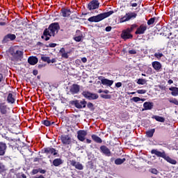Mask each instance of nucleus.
<instances>
[{
  "label": "nucleus",
  "mask_w": 178,
  "mask_h": 178,
  "mask_svg": "<svg viewBox=\"0 0 178 178\" xmlns=\"http://www.w3.org/2000/svg\"><path fill=\"white\" fill-rule=\"evenodd\" d=\"M59 24L54 23L49 25L48 29H46L44 31L43 35H44L45 41H48L49 40V37H55L56 34H58V31H59Z\"/></svg>",
  "instance_id": "f257e3e1"
},
{
  "label": "nucleus",
  "mask_w": 178,
  "mask_h": 178,
  "mask_svg": "<svg viewBox=\"0 0 178 178\" xmlns=\"http://www.w3.org/2000/svg\"><path fill=\"white\" fill-rule=\"evenodd\" d=\"M113 13L114 12L113 10L108 11L107 13H101L96 16H92L89 17L88 19V21L90 22L98 23L99 22L104 20V19H106V17H109V16H111V15H113Z\"/></svg>",
  "instance_id": "f03ea898"
},
{
  "label": "nucleus",
  "mask_w": 178,
  "mask_h": 178,
  "mask_svg": "<svg viewBox=\"0 0 178 178\" xmlns=\"http://www.w3.org/2000/svg\"><path fill=\"white\" fill-rule=\"evenodd\" d=\"M137 17V14L135 13H128L124 17L120 18V23H124V22H129L131 19H136Z\"/></svg>",
  "instance_id": "7ed1b4c3"
},
{
  "label": "nucleus",
  "mask_w": 178,
  "mask_h": 178,
  "mask_svg": "<svg viewBox=\"0 0 178 178\" xmlns=\"http://www.w3.org/2000/svg\"><path fill=\"white\" fill-rule=\"evenodd\" d=\"M72 104L74 105L78 109H82V108H86L87 102L86 100H74L72 102Z\"/></svg>",
  "instance_id": "20e7f679"
},
{
  "label": "nucleus",
  "mask_w": 178,
  "mask_h": 178,
  "mask_svg": "<svg viewBox=\"0 0 178 178\" xmlns=\"http://www.w3.org/2000/svg\"><path fill=\"white\" fill-rule=\"evenodd\" d=\"M82 95H83V97L85 98H87L88 99H98V95L95 94V93H91L90 92L88 91H83L82 92Z\"/></svg>",
  "instance_id": "39448f33"
},
{
  "label": "nucleus",
  "mask_w": 178,
  "mask_h": 178,
  "mask_svg": "<svg viewBox=\"0 0 178 178\" xmlns=\"http://www.w3.org/2000/svg\"><path fill=\"white\" fill-rule=\"evenodd\" d=\"M99 80H100L103 86H106V87H111V86L113 84V80L105 79L104 76H99Z\"/></svg>",
  "instance_id": "423d86ee"
},
{
  "label": "nucleus",
  "mask_w": 178,
  "mask_h": 178,
  "mask_svg": "<svg viewBox=\"0 0 178 178\" xmlns=\"http://www.w3.org/2000/svg\"><path fill=\"white\" fill-rule=\"evenodd\" d=\"M99 8V2L97 0H92L88 5V9L89 10H94V9H98Z\"/></svg>",
  "instance_id": "0eeeda50"
},
{
  "label": "nucleus",
  "mask_w": 178,
  "mask_h": 178,
  "mask_svg": "<svg viewBox=\"0 0 178 178\" xmlns=\"http://www.w3.org/2000/svg\"><path fill=\"white\" fill-rule=\"evenodd\" d=\"M70 92H71L72 95H74V94H79V92H80V86L74 83L70 88Z\"/></svg>",
  "instance_id": "6e6552de"
},
{
  "label": "nucleus",
  "mask_w": 178,
  "mask_h": 178,
  "mask_svg": "<svg viewBox=\"0 0 178 178\" xmlns=\"http://www.w3.org/2000/svg\"><path fill=\"white\" fill-rule=\"evenodd\" d=\"M86 136H87V131L84 130H80L77 132V138L79 141H84L86 140Z\"/></svg>",
  "instance_id": "1a4fd4ad"
},
{
  "label": "nucleus",
  "mask_w": 178,
  "mask_h": 178,
  "mask_svg": "<svg viewBox=\"0 0 178 178\" xmlns=\"http://www.w3.org/2000/svg\"><path fill=\"white\" fill-rule=\"evenodd\" d=\"M60 140L64 145H69V144L72 143V139L70 138V136L67 135L61 136Z\"/></svg>",
  "instance_id": "9d476101"
},
{
  "label": "nucleus",
  "mask_w": 178,
  "mask_h": 178,
  "mask_svg": "<svg viewBox=\"0 0 178 178\" xmlns=\"http://www.w3.org/2000/svg\"><path fill=\"white\" fill-rule=\"evenodd\" d=\"M100 151L106 156H111V155H112V153L111 152V150L109 149V148H108L105 145H102V146L100 147Z\"/></svg>",
  "instance_id": "9b49d317"
},
{
  "label": "nucleus",
  "mask_w": 178,
  "mask_h": 178,
  "mask_svg": "<svg viewBox=\"0 0 178 178\" xmlns=\"http://www.w3.org/2000/svg\"><path fill=\"white\" fill-rule=\"evenodd\" d=\"M76 36L74 38V41H76V42H80V41H83V32L80 31H76Z\"/></svg>",
  "instance_id": "f8f14e48"
},
{
  "label": "nucleus",
  "mask_w": 178,
  "mask_h": 178,
  "mask_svg": "<svg viewBox=\"0 0 178 178\" xmlns=\"http://www.w3.org/2000/svg\"><path fill=\"white\" fill-rule=\"evenodd\" d=\"M130 33L131 32L129 31L128 29L127 31H122L121 34L122 38H123V40H129V38H133V35L130 34Z\"/></svg>",
  "instance_id": "ddd939ff"
},
{
  "label": "nucleus",
  "mask_w": 178,
  "mask_h": 178,
  "mask_svg": "<svg viewBox=\"0 0 178 178\" xmlns=\"http://www.w3.org/2000/svg\"><path fill=\"white\" fill-rule=\"evenodd\" d=\"M13 40H16V35L9 33L4 37L3 42H8V41H13Z\"/></svg>",
  "instance_id": "4468645a"
},
{
  "label": "nucleus",
  "mask_w": 178,
  "mask_h": 178,
  "mask_svg": "<svg viewBox=\"0 0 178 178\" xmlns=\"http://www.w3.org/2000/svg\"><path fill=\"white\" fill-rule=\"evenodd\" d=\"M151 154H154V155H156V156H159L160 158H163V159H165V156H166V153L165 152H159L156 149H152L151 151Z\"/></svg>",
  "instance_id": "2eb2a0df"
},
{
  "label": "nucleus",
  "mask_w": 178,
  "mask_h": 178,
  "mask_svg": "<svg viewBox=\"0 0 178 178\" xmlns=\"http://www.w3.org/2000/svg\"><path fill=\"white\" fill-rule=\"evenodd\" d=\"M44 154H47V155L49 154L51 155H58V152L52 147L44 148Z\"/></svg>",
  "instance_id": "dca6fc26"
},
{
  "label": "nucleus",
  "mask_w": 178,
  "mask_h": 178,
  "mask_svg": "<svg viewBox=\"0 0 178 178\" xmlns=\"http://www.w3.org/2000/svg\"><path fill=\"white\" fill-rule=\"evenodd\" d=\"M147 31V26L142 24L136 30V34H144Z\"/></svg>",
  "instance_id": "f3484780"
},
{
  "label": "nucleus",
  "mask_w": 178,
  "mask_h": 178,
  "mask_svg": "<svg viewBox=\"0 0 178 178\" xmlns=\"http://www.w3.org/2000/svg\"><path fill=\"white\" fill-rule=\"evenodd\" d=\"M152 66L156 72H159L162 69V64L159 61H154L152 63Z\"/></svg>",
  "instance_id": "a211bd4d"
},
{
  "label": "nucleus",
  "mask_w": 178,
  "mask_h": 178,
  "mask_svg": "<svg viewBox=\"0 0 178 178\" xmlns=\"http://www.w3.org/2000/svg\"><path fill=\"white\" fill-rule=\"evenodd\" d=\"M72 166H74L76 169H78V170H83V164L80 163V162H77L76 161H71Z\"/></svg>",
  "instance_id": "6ab92c4d"
},
{
  "label": "nucleus",
  "mask_w": 178,
  "mask_h": 178,
  "mask_svg": "<svg viewBox=\"0 0 178 178\" xmlns=\"http://www.w3.org/2000/svg\"><path fill=\"white\" fill-rule=\"evenodd\" d=\"M6 148H8L6 144L0 142V156H3V155H5V152H6Z\"/></svg>",
  "instance_id": "aec40b11"
},
{
  "label": "nucleus",
  "mask_w": 178,
  "mask_h": 178,
  "mask_svg": "<svg viewBox=\"0 0 178 178\" xmlns=\"http://www.w3.org/2000/svg\"><path fill=\"white\" fill-rule=\"evenodd\" d=\"M143 107H144V109H143V111H151V109L154 108V103L145 102L143 104Z\"/></svg>",
  "instance_id": "412c9836"
},
{
  "label": "nucleus",
  "mask_w": 178,
  "mask_h": 178,
  "mask_svg": "<svg viewBox=\"0 0 178 178\" xmlns=\"http://www.w3.org/2000/svg\"><path fill=\"white\" fill-rule=\"evenodd\" d=\"M69 54H70V52L66 51L65 48H61L60 50V54L63 59H67L69 58Z\"/></svg>",
  "instance_id": "4be33fe9"
},
{
  "label": "nucleus",
  "mask_w": 178,
  "mask_h": 178,
  "mask_svg": "<svg viewBox=\"0 0 178 178\" xmlns=\"http://www.w3.org/2000/svg\"><path fill=\"white\" fill-rule=\"evenodd\" d=\"M11 55L13 56L14 59H19L23 56V52L20 50H17L15 52L11 53Z\"/></svg>",
  "instance_id": "5701e85b"
},
{
  "label": "nucleus",
  "mask_w": 178,
  "mask_h": 178,
  "mask_svg": "<svg viewBox=\"0 0 178 178\" xmlns=\"http://www.w3.org/2000/svg\"><path fill=\"white\" fill-rule=\"evenodd\" d=\"M28 62L29 65H37V63H38V58H37V57L31 56L28 58Z\"/></svg>",
  "instance_id": "b1692460"
},
{
  "label": "nucleus",
  "mask_w": 178,
  "mask_h": 178,
  "mask_svg": "<svg viewBox=\"0 0 178 178\" xmlns=\"http://www.w3.org/2000/svg\"><path fill=\"white\" fill-rule=\"evenodd\" d=\"M62 16L63 17H69L70 15H72V11L70 9L63 8L61 10Z\"/></svg>",
  "instance_id": "393cba45"
},
{
  "label": "nucleus",
  "mask_w": 178,
  "mask_h": 178,
  "mask_svg": "<svg viewBox=\"0 0 178 178\" xmlns=\"http://www.w3.org/2000/svg\"><path fill=\"white\" fill-rule=\"evenodd\" d=\"M165 161L168 162V163H170L171 165H176L177 163V161L172 158H170L169 156L166 155L164 157Z\"/></svg>",
  "instance_id": "a878e982"
},
{
  "label": "nucleus",
  "mask_w": 178,
  "mask_h": 178,
  "mask_svg": "<svg viewBox=\"0 0 178 178\" xmlns=\"http://www.w3.org/2000/svg\"><path fill=\"white\" fill-rule=\"evenodd\" d=\"M170 91H172L171 95L173 97H177L178 95V88L171 87L169 88Z\"/></svg>",
  "instance_id": "bb28decb"
},
{
  "label": "nucleus",
  "mask_w": 178,
  "mask_h": 178,
  "mask_svg": "<svg viewBox=\"0 0 178 178\" xmlns=\"http://www.w3.org/2000/svg\"><path fill=\"white\" fill-rule=\"evenodd\" d=\"M62 163H63V161L60 159H55L53 161V165L54 166H60V165H62Z\"/></svg>",
  "instance_id": "cd10ccee"
},
{
  "label": "nucleus",
  "mask_w": 178,
  "mask_h": 178,
  "mask_svg": "<svg viewBox=\"0 0 178 178\" xmlns=\"http://www.w3.org/2000/svg\"><path fill=\"white\" fill-rule=\"evenodd\" d=\"M92 139L93 140V141H95V143H97L98 144H101V143H102V139H101V138H99L98 136L97 135H92Z\"/></svg>",
  "instance_id": "c85d7f7f"
},
{
  "label": "nucleus",
  "mask_w": 178,
  "mask_h": 178,
  "mask_svg": "<svg viewBox=\"0 0 178 178\" xmlns=\"http://www.w3.org/2000/svg\"><path fill=\"white\" fill-rule=\"evenodd\" d=\"M7 101L8 104H15V97L12 93H9L7 97Z\"/></svg>",
  "instance_id": "c756f323"
},
{
  "label": "nucleus",
  "mask_w": 178,
  "mask_h": 178,
  "mask_svg": "<svg viewBox=\"0 0 178 178\" xmlns=\"http://www.w3.org/2000/svg\"><path fill=\"white\" fill-rule=\"evenodd\" d=\"M152 119H155V120H156V122H160L161 123H164L165 122V118H163V117H161V116H158V115H154L152 117Z\"/></svg>",
  "instance_id": "7c9ffc66"
},
{
  "label": "nucleus",
  "mask_w": 178,
  "mask_h": 178,
  "mask_svg": "<svg viewBox=\"0 0 178 178\" xmlns=\"http://www.w3.org/2000/svg\"><path fill=\"white\" fill-rule=\"evenodd\" d=\"M154 133H155V129H152L146 131V136L147 137H149V138H151L152 137L154 136Z\"/></svg>",
  "instance_id": "2f4dec72"
},
{
  "label": "nucleus",
  "mask_w": 178,
  "mask_h": 178,
  "mask_svg": "<svg viewBox=\"0 0 178 178\" xmlns=\"http://www.w3.org/2000/svg\"><path fill=\"white\" fill-rule=\"evenodd\" d=\"M0 111L1 113L5 115L6 113V105L5 104H0Z\"/></svg>",
  "instance_id": "473e14b6"
},
{
  "label": "nucleus",
  "mask_w": 178,
  "mask_h": 178,
  "mask_svg": "<svg viewBox=\"0 0 178 178\" xmlns=\"http://www.w3.org/2000/svg\"><path fill=\"white\" fill-rule=\"evenodd\" d=\"M125 161L126 159H117L115 160V165H122Z\"/></svg>",
  "instance_id": "72a5a7b5"
},
{
  "label": "nucleus",
  "mask_w": 178,
  "mask_h": 178,
  "mask_svg": "<svg viewBox=\"0 0 178 178\" xmlns=\"http://www.w3.org/2000/svg\"><path fill=\"white\" fill-rule=\"evenodd\" d=\"M41 59L42 60H43V62H47L48 63H51V59L49 58V57L42 55L41 56Z\"/></svg>",
  "instance_id": "f704fd0d"
},
{
  "label": "nucleus",
  "mask_w": 178,
  "mask_h": 178,
  "mask_svg": "<svg viewBox=\"0 0 178 178\" xmlns=\"http://www.w3.org/2000/svg\"><path fill=\"white\" fill-rule=\"evenodd\" d=\"M42 123L44 124V126L48 127V126H51V124H54V123L55 122H51V121L49 120H44L42 121Z\"/></svg>",
  "instance_id": "c9c22d12"
},
{
  "label": "nucleus",
  "mask_w": 178,
  "mask_h": 178,
  "mask_svg": "<svg viewBox=\"0 0 178 178\" xmlns=\"http://www.w3.org/2000/svg\"><path fill=\"white\" fill-rule=\"evenodd\" d=\"M155 23V17L151 18L147 21L148 26H151V24H154Z\"/></svg>",
  "instance_id": "e433bc0d"
},
{
  "label": "nucleus",
  "mask_w": 178,
  "mask_h": 178,
  "mask_svg": "<svg viewBox=\"0 0 178 178\" xmlns=\"http://www.w3.org/2000/svg\"><path fill=\"white\" fill-rule=\"evenodd\" d=\"M138 84H141L142 86H144V84H145V83H147L145 81V79H139L137 81Z\"/></svg>",
  "instance_id": "4c0bfd02"
},
{
  "label": "nucleus",
  "mask_w": 178,
  "mask_h": 178,
  "mask_svg": "<svg viewBox=\"0 0 178 178\" xmlns=\"http://www.w3.org/2000/svg\"><path fill=\"white\" fill-rule=\"evenodd\" d=\"M155 58H157L158 59H161L162 56H163V54L162 53H155L154 54Z\"/></svg>",
  "instance_id": "58836bf2"
},
{
  "label": "nucleus",
  "mask_w": 178,
  "mask_h": 178,
  "mask_svg": "<svg viewBox=\"0 0 178 178\" xmlns=\"http://www.w3.org/2000/svg\"><path fill=\"white\" fill-rule=\"evenodd\" d=\"M169 102L171 104H175V105H178V101L176 99H170Z\"/></svg>",
  "instance_id": "ea45409f"
},
{
  "label": "nucleus",
  "mask_w": 178,
  "mask_h": 178,
  "mask_svg": "<svg viewBox=\"0 0 178 178\" xmlns=\"http://www.w3.org/2000/svg\"><path fill=\"white\" fill-rule=\"evenodd\" d=\"M102 98H104V99H111V95H101Z\"/></svg>",
  "instance_id": "a19ab883"
},
{
  "label": "nucleus",
  "mask_w": 178,
  "mask_h": 178,
  "mask_svg": "<svg viewBox=\"0 0 178 178\" xmlns=\"http://www.w3.org/2000/svg\"><path fill=\"white\" fill-rule=\"evenodd\" d=\"M5 165L0 163V173H2L3 172H5Z\"/></svg>",
  "instance_id": "79ce46f5"
},
{
  "label": "nucleus",
  "mask_w": 178,
  "mask_h": 178,
  "mask_svg": "<svg viewBox=\"0 0 178 178\" xmlns=\"http://www.w3.org/2000/svg\"><path fill=\"white\" fill-rule=\"evenodd\" d=\"M17 178H27V177L26 176V175L23 174V173H19L17 175Z\"/></svg>",
  "instance_id": "37998d69"
},
{
  "label": "nucleus",
  "mask_w": 178,
  "mask_h": 178,
  "mask_svg": "<svg viewBox=\"0 0 178 178\" xmlns=\"http://www.w3.org/2000/svg\"><path fill=\"white\" fill-rule=\"evenodd\" d=\"M132 100L134 101V102H140V101H141V98L138 97H134L132 98Z\"/></svg>",
  "instance_id": "c03bdc74"
},
{
  "label": "nucleus",
  "mask_w": 178,
  "mask_h": 178,
  "mask_svg": "<svg viewBox=\"0 0 178 178\" xmlns=\"http://www.w3.org/2000/svg\"><path fill=\"white\" fill-rule=\"evenodd\" d=\"M151 173H152L153 175H158V173H159V171L155 168H153L150 170Z\"/></svg>",
  "instance_id": "a18cd8bd"
},
{
  "label": "nucleus",
  "mask_w": 178,
  "mask_h": 178,
  "mask_svg": "<svg viewBox=\"0 0 178 178\" xmlns=\"http://www.w3.org/2000/svg\"><path fill=\"white\" fill-rule=\"evenodd\" d=\"M138 94H145L147 92V90H137Z\"/></svg>",
  "instance_id": "49530a36"
},
{
  "label": "nucleus",
  "mask_w": 178,
  "mask_h": 178,
  "mask_svg": "<svg viewBox=\"0 0 178 178\" xmlns=\"http://www.w3.org/2000/svg\"><path fill=\"white\" fill-rule=\"evenodd\" d=\"M129 54H130L131 55H136V54H137V51L134 49H132L129 51Z\"/></svg>",
  "instance_id": "de8ad7c7"
},
{
  "label": "nucleus",
  "mask_w": 178,
  "mask_h": 178,
  "mask_svg": "<svg viewBox=\"0 0 178 178\" xmlns=\"http://www.w3.org/2000/svg\"><path fill=\"white\" fill-rule=\"evenodd\" d=\"M136 27H137V25L134 24V25H132V26H131L130 29H128V31H130V32H131V31H132V30H134V29H136Z\"/></svg>",
  "instance_id": "09e8293b"
},
{
  "label": "nucleus",
  "mask_w": 178,
  "mask_h": 178,
  "mask_svg": "<svg viewBox=\"0 0 178 178\" xmlns=\"http://www.w3.org/2000/svg\"><path fill=\"white\" fill-rule=\"evenodd\" d=\"M115 87H117V88H120V87H122V82H118L115 83Z\"/></svg>",
  "instance_id": "8fccbe9b"
},
{
  "label": "nucleus",
  "mask_w": 178,
  "mask_h": 178,
  "mask_svg": "<svg viewBox=\"0 0 178 178\" xmlns=\"http://www.w3.org/2000/svg\"><path fill=\"white\" fill-rule=\"evenodd\" d=\"M138 5L137 3H131V6H132V8H137Z\"/></svg>",
  "instance_id": "3c124183"
},
{
  "label": "nucleus",
  "mask_w": 178,
  "mask_h": 178,
  "mask_svg": "<svg viewBox=\"0 0 178 178\" xmlns=\"http://www.w3.org/2000/svg\"><path fill=\"white\" fill-rule=\"evenodd\" d=\"M49 47H50V48H55V47H56V43H50L49 44Z\"/></svg>",
  "instance_id": "603ef678"
},
{
  "label": "nucleus",
  "mask_w": 178,
  "mask_h": 178,
  "mask_svg": "<svg viewBox=\"0 0 178 178\" xmlns=\"http://www.w3.org/2000/svg\"><path fill=\"white\" fill-rule=\"evenodd\" d=\"M87 106H88V108H92V106H94V105L92 104V103L89 102V103H88Z\"/></svg>",
  "instance_id": "864d4df0"
},
{
  "label": "nucleus",
  "mask_w": 178,
  "mask_h": 178,
  "mask_svg": "<svg viewBox=\"0 0 178 178\" xmlns=\"http://www.w3.org/2000/svg\"><path fill=\"white\" fill-rule=\"evenodd\" d=\"M111 30H112V26H107L106 27V31H111Z\"/></svg>",
  "instance_id": "5fc2aeb1"
},
{
  "label": "nucleus",
  "mask_w": 178,
  "mask_h": 178,
  "mask_svg": "<svg viewBox=\"0 0 178 178\" xmlns=\"http://www.w3.org/2000/svg\"><path fill=\"white\" fill-rule=\"evenodd\" d=\"M81 60H82L83 63H86L87 62V58L83 57L81 58Z\"/></svg>",
  "instance_id": "6e6d98bb"
},
{
  "label": "nucleus",
  "mask_w": 178,
  "mask_h": 178,
  "mask_svg": "<svg viewBox=\"0 0 178 178\" xmlns=\"http://www.w3.org/2000/svg\"><path fill=\"white\" fill-rule=\"evenodd\" d=\"M32 173H33V175H37V173H38V170H33L32 171Z\"/></svg>",
  "instance_id": "4d7b16f0"
},
{
  "label": "nucleus",
  "mask_w": 178,
  "mask_h": 178,
  "mask_svg": "<svg viewBox=\"0 0 178 178\" xmlns=\"http://www.w3.org/2000/svg\"><path fill=\"white\" fill-rule=\"evenodd\" d=\"M147 73H152V68L149 67V68L147 69Z\"/></svg>",
  "instance_id": "13d9d810"
},
{
  "label": "nucleus",
  "mask_w": 178,
  "mask_h": 178,
  "mask_svg": "<svg viewBox=\"0 0 178 178\" xmlns=\"http://www.w3.org/2000/svg\"><path fill=\"white\" fill-rule=\"evenodd\" d=\"M33 73L34 76H37V74H38V71L33 70Z\"/></svg>",
  "instance_id": "bf43d9fd"
},
{
  "label": "nucleus",
  "mask_w": 178,
  "mask_h": 178,
  "mask_svg": "<svg viewBox=\"0 0 178 178\" xmlns=\"http://www.w3.org/2000/svg\"><path fill=\"white\" fill-rule=\"evenodd\" d=\"M86 143H87V144H91L92 140L90 139H86Z\"/></svg>",
  "instance_id": "052dcab7"
},
{
  "label": "nucleus",
  "mask_w": 178,
  "mask_h": 178,
  "mask_svg": "<svg viewBox=\"0 0 178 178\" xmlns=\"http://www.w3.org/2000/svg\"><path fill=\"white\" fill-rule=\"evenodd\" d=\"M56 62V59H55V58H53L51 60V63H55Z\"/></svg>",
  "instance_id": "680f3d73"
},
{
  "label": "nucleus",
  "mask_w": 178,
  "mask_h": 178,
  "mask_svg": "<svg viewBox=\"0 0 178 178\" xmlns=\"http://www.w3.org/2000/svg\"><path fill=\"white\" fill-rule=\"evenodd\" d=\"M0 26H6V22H0Z\"/></svg>",
  "instance_id": "e2e57ef3"
},
{
  "label": "nucleus",
  "mask_w": 178,
  "mask_h": 178,
  "mask_svg": "<svg viewBox=\"0 0 178 178\" xmlns=\"http://www.w3.org/2000/svg\"><path fill=\"white\" fill-rule=\"evenodd\" d=\"M103 92H104V94H109V90H103Z\"/></svg>",
  "instance_id": "0e129e2a"
},
{
  "label": "nucleus",
  "mask_w": 178,
  "mask_h": 178,
  "mask_svg": "<svg viewBox=\"0 0 178 178\" xmlns=\"http://www.w3.org/2000/svg\"><path fill=\"white\" fill-rule=\"evenodd\" d=\"M168 84H173V81L172 79H170L168 81Z\"/></svg>",
  "instance_id": "69168bd1"
},
{
  "label": "nucleus",
  "mask_w": 178,
  "mask_h": 178,
  "mask_svg": "<svg viewBox=\"0 0 178 178\" xmlns=\"http://www.w3.org/2000/svg\"><path fill=\"white\" fill-rule=\"evenodd\" d=\"M40 173H42V175H44L45 173V170H42L40 171Z\"/></svg>",
  "instance_id": "338daca9"
},
{
  "label": "nucleus",
  "mask_w": 178,
  "mask_h": 178,
  "mask_svg": "<svg viewBox=\"0 0 178 178\" xmlns=\"http://www.w3.org/2000/svg\"><path fill=\"white\" fill-rule=\"evenodd\" d=\"M98 92H99V94H101L102 92H104V90H102V89H99L98 90Z\"/></svg>",
  "instance_id": "774afa93"
}]
</instances>
